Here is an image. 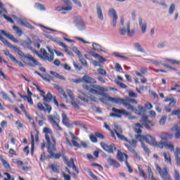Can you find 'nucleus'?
I'll list each match as a JSON object with an SVG mask.
<instances>
[{
    "mask_svg": "<svg viewBox=\"0 0 180 180\" xmlns=\"http://www.w3.org/2000/svg\"><path fill=\"white\" fill-rule=\"evenodd\" d=\"M32 44H33V41L29 37L27 38V40L22 41L21 43V46L24 47V49H28V50H32Z\"/></svg>",
    "mask_w": 180,
    "mask_h": 180,
    "instance_id": "obj_20",
    "label": "nucleus"
},
{
    "mask_svg": "<svg viewBox=\"0 0 180 180\" xmlns=\"http://www.w3.org/2000/svg\"><path fill=\"white\" fill-rule=\"evenodd\" d=\"M44 133H45V138L48 143V153L50 154L51 158L59 160L60 157L63 156V153H54L57 148H56V139L53 136V131L49 127H45Z\"/></svg>",
    "mask_w": 180,
    "mask_h": 180,
    "instance_id": "obj_1",
    "label": "nucleus"
},
{
    "mask_svg": "<svg viewBox=\"0 0 180 180\" xmlns=\"http://www.w3.org/2000/svg\"><path fill=\"white\" fill-rule=\"evenodd\" d=\"M165 63H169V64H176L180 65V61L175 60L174 59H165Z\"/></svg>",
    "mask_w": 180,
    "mask_h": 180,
    "instance_id": "obj_44",
    "label": "nucleus"
},
{
    "mask_svg": "<svg viewBox=\"0 0 180 180\" xmlns=\"http://www.w3.org/2000/svg\"><path fill=\"white\" fill-rule=\"evenodd\" d=\"M41 96L44 97V102H51V98H53V95L50 92H49L46 96L41 94Z\"/></svg>",
    "mask_w": 180,
    "mask_h": 180,
    "instance_id": "obj_36",
    "label": "nucleus"
},
{
    "mask_svg": "<svg viewBox=\"0 0 180 180\" xmlns=\"http://www.w3.org/2000/svg\"><path fill=\"white\" fill-rule=\"evenodd\" d=\"M49 168H51L52 169V171L53 172H55L56 174H58V172H60V169H58V166H57L56 165H51L49 166Z\"/></svg>",
    "mask_w": 180,
    "mask_h": 180,
    "instance_id": "obj_45",
    "label": "nucleus"
},
{
    "mask_svg": "<svg viewBox=\"0 0 180 180\" xmlns=\"http://www.w3.org/2000/svg\"><path fill=\"white\" fill-rule=\"evenodd\" d=\"M100 144L102 148L110 154H113L114 151H116V146H115V144L108 145L105 142H101Z\"/></svg>",
    "mask_w": 180,
    "mask_h": 180,
    "instance_id": "obj_14",
    "label": "nucleus"
},
{
    "mask_svg": "<svg viewBox=\"0 0 180 180\" xmlns=\"http://www.w3.org/2000/svg\"><path fill=\"white\" fill-rule=\"evenodd\" d=\"M26 58L29 61V63H27V65H29V67H36V65L41 66V64L38 62V60H36L34 58H33L32 55L27 54Z\"/></svg>",
    "mask_w": 180,
    "mask_h": 180,
    "instance_id": "obj_15",
    "label": "nucleus"
},
{
    "mask_svg": "<svg viewBox=\"0 0 180 180\" xmlns=\"http://www.w3.org/2000/svg\"><path fill=\"white\" fill-rule=\"evenodd\" d=\"M172 131H175L174 133V137L175 139H180V127H179L178 124H175L172 128Z\"/></svg>",
    "mask_w": 180,
    "mask_h": 180,
    "instance_id": "obj_29",
    "label": "nucleus"
},
{
    "mask_svg": "<svg viewBox=\"0 0 180 180\" xmlns=\"http://www.w3.org/2000/svg\"><path fill=\"white\" fill-rule=\"evenodd\" d=\"M60 47H63L65 50V51H68V46L65 45V44L61 42L60 41H56Z\"/></svg>",
    "mask_w": 180,
    "mask_h": 180,
    "instance_id": "obj_52",
    "label": "nucleus"
},
{
    "mask_svg": "<svg viewBox=\"0 0 180 180\" xmlns=\"http://www.w3.org/2000/svg\"><path fill=\"white\" fill-rule=\"evenodd\" d=\"M176 6L175 4H172L169 7V15H174V12H175Z\"/></svg>",
    "mask_w": 180,
    "mask_h": 180,
    "instance_id": "obj_43",
    "label": "nucleus"
},
{
    "mask_svg": "<svg viewBox=\"0 0 180 180\" xmlns=\"http://www.w3.org/2000/svg\"><path fill=\"white\" fill-rule=\"evenodd\" d=\"M46 49H48V51L50 53V56H49V54L47 53V51L44 49H41L40 52L44 56V60H47V61H49L51 63L53 60H54V51L50 47L47 46Z\"/></svg>",
    "mask_w": 180,
    "mask_h": 180,
    "instance_id": "obj_8",
    "label": "nucleus"
},
{
    "mask_svg": "<svg viewBox=\"0 0 180 180\" xmlns=\"http://www.w3.org/2000/svg\"><path fill=\"white\" fill-rule=\"evenodd\" d=\"M63 1L65 4L66 7L57 6L56 7L55 10L58 11V12L61 11H72V3H71L70 0H63Z\"/></svg>",
    "mask_w": 180,
    "mask_h": 180,
    "instance_id": "obj_16",
    "label": "nucleus"
},
{
    "mask_svg": "<svg viewBox=\"0 0 180 180\" xmlns=\"http://www.w3.org/2000/svg\"><path fill=\"white\" fill-rule=\"evenodd\" d=\"M122 28L120 29V34L121 36H124V34H127V36H133L134 34V30H130V21H127L124 22V18L121 17L120 19Z\"/></svg>",
    "mask_w": 180,
    "mask_h": 180,
    "instance_id": "obj_4",
    "label": "nucleus"
},
{
    "mask_svg": "<svg viewBox=\"0 0 180 180\" xmlns=\"http://www.w3.org/2000/svg\"><path fill=\"white\" fill-rule=\"evenodd\" d=\"M172 137H174V136L167 132H162L160 135V138L162 139V140H171Z\"/></svg>",
    "mask_w": 180,
    "mask_h": 180,
    "instance_id": "obj_33",
    "label": "nucleus"
},
{
    "mask_svg": "<svg viewBox=\"0 0 180 180\" xmlns=\"http://www.w3.org/2000/svg\"><path fill=\"white\" fill-rule=\"evenodd\" d=\"M0 40H1V41H2V43H4V44H6V46H8V47H11V46H12V44H11V43H9L8 41V40H6V39H5L1 34H0Z\"/></svg>",
    "mask_w": 180,
    "mask_h": 180,
    "instance_id": "obj_50",
    "label": "nucleus"
},
{
    "mask_svg": "<svg viewBox=\"0 0 180 180\" xmlns=\"http://www.w3.org/2000/svg\"><path fill=\"white\" fill-rule=\"evenodd\" d=\"M50 74L53 75V77H55V78H58V79H61L62 81H65V77L63 75H60V74L53 72V71H50Z\"/></svg>",
    "mask_w": 180,
    "mask_h": 180,
    "instance_id": "obj_35",
    "label": "nucleus"
},
{
    "mask_svg": "<svg viewBox=\"0 0 180 180\" xmlns=\"http://www.w3.org/2000/svg\"><path fill=\"white\" fill-rule=\"evenodd\" d=\"M174 156L176 158L177 165H180V148H176L174 152Z\"/></svg>",
    "mask_w": 180,
    "mask_h": 180,
    "instance_id": "obj_34",
    "label": "nucleus"
},
{
    "mask_svg": "<svg viewBox=\"0 0 180 180\" xmlns=\"http://www.w3.org/2000/svg\"><path fill=\"white\" fill-rule=\"evenodd\" d=\"M136 115H139L141 116V115H144L146 113V108H144L141 105H138L137 108H135V110L134 111Z\"/></svg>",
    "mask_w": 180,
    "mask_h": 180,
    "instance_id": "obj_31",
    "label": "nucleus"
},
{
    "mask_svg": "<svg viewBox=\"0 0 180 180\" xmlns=\"http://www.w3.org/2000/svg\"><path fill=\"white\" fill-rule=\"evenodd\" d=\"M129 143H124V146L127 147L128 150L135 155L136 158L137 160H140V155L136 153V150H134V148L137 147V140L132 139V141H129Z\"/></svg>",
    "mask_w": 180,
    "mask_h": 180,
    "instance_id": "obj_7",
    "label": "nucleus"
},
{
    "mask_svg": "<svg viewBox=\"0 0 180 180\" xmlns=\"http://www.w3.org/2000/svg\"><path fill=\"white\" fill-rule=\"evenodd\" d=\"M134 47L135 49H136L137 51L146 53V51L144 50V49H143V47H141V45L139 43H135Z\"/></svg>",
    "mask_w": 180,
    "mask_h": 180,
    "instance_id": "obj_39",
    "label": "nucleus"
},
{
    "mask_svg": "<svg viewBox=\"0 0 180 180\" xmlns=\"http://www.w3.org/2000/svg\"><path fill=\"white\" fill-rule=\"evenodd\" d=\"M124 99L126 100L127 102H129V103H134V105H137V101L134 98L127 97L126 98Z\"/></svg>",
    "mask_w": 180,
    "mask_h": 180,
    "instance_id": "obj_54",
    "label": "nucleus"
},
{
    "mask_svg": "<svg viewBox=\"0 0 180 180\" xmlns=\"http://www.w3.org/2000/svg\"><path fill=\"white\" fill-rule=\"evenodd\" d=\"M87 95H88V99L91 101V103H92V102H98V98L95 97L94 95H91V94H87Z\"/></svg>",
    "mask_w": 180,
    "mask_h": 180,
    "instance_id": "obj_55",
    "label": "nucleus"
},
{
    "mask_svg": "<svg viewBox=\"0 0 180 180\" xmlns=\"http://www.w3.org/2000/svg\"><path fill=\"white\" fill-rule=\"evenodd\" d=\"M31 153L33 154L34 153V136L33 134H31Z\"/></svg>",
    "mask_w": 180,
    "mask_h": 180,
    "instance_id": "obj_46",
    "label": "nucleus"
},
{
    "mask_svg": "<svg viewBox=\"0 0 180 180\" xmlns=\"http://www.w3.org/2000/svg\"><path fill=\"white\" fill-rule=\"evenodd\" d=\"M1 95L3 98V99H4V101H8V102H11L12 103V99H11V98L8 97V94H6V93H5L4 91H1Z\"/></svg>",
    "mask_w": 180,
    "mask_h": 180,
    "instance_id": "obj_41",
    "label": "nucleus"
},
{
    "mask_svg": "<svg viewBox=\"0 0 180 180\" xmlns=\"http://www.w3.org/2000/svg\"><path fill=\"white\" fill-rule=\"evenodd\" d=\"M176 105V99L172 98V101L169 103V108H174Z\"/></svg>",
    "mask_w": 180,
    "mask_h": 180,
    "instance_id": "obj_61",
    "label": "nucleus"
},
{
    "mask_svg": "<svg viewBox=\"0 0 180 180\" xmlns=\"http://www.w3.org/2000/svg\"><path fill=\"white\" fill-rule=\"evenodd\" d=\"M34 6L37 8V9H39L40 11H46V7H44V5L40 3H35Z\"/></svg>",
    "mask_w": 180,
    "mask_h": 180,
    "instance_id": "obj_47",
    "label": "nucleus"
},
{
    "mask_svg": "<svg viewBox=\"0 0 180 180\" xmlns=\"http://www.w3.org/2000/svg\"><path fill=\"white\" fill-rule=\"evenodd\" d=\"M139 27L141 28V33L144 34L147 32V22L143 21V18H139Z\"/></svg>",
    "mask_w": 180,
    "mask_h": 180,
    "instance_id": "obj_18",
    "label": "nucleus"
},
{
    "mask_svg": "<svg viewBox=\"0 0 180 180\" xmlns=\"http://www.w3.org/2000/svg\"><path fill=\"white\" fill-rule=\"evenodd\" d=\"M70 103H71L72 106H73V108L75 109H79V105H78V103H77V102H75V99L72 100Z\"/></svg>",
    "mask_w": 180,
    "mask_h": 180,
    "instance_id": "obj_62",
    "label": "nucleus"
},
{
    "mask_svg": "<svg viewBox=\"0 0 180 180\" xmlns=\"http://www.w3.org/2000/svg\"><path fill=\"white\" fill-rule=\"evenodd\" d=\"M74 23L77 29L80 31L85 30L86 28V27H85V22L81 16L75 17Z\"/></svg>",
    "mask_w": 180,
    "mask_h": 180,
    "instance_id": "obj_12",
    "label": "nucleus"
},
{
    "mask_svg": "<svg viewBox=\"0 0 180 180\" xmlns=\"http://www.w3.org/2000/svg\"><path fill=\"white\" fill-rule=\"evenodd\" d=\"M145 141L150 144V146H154V147H159L160 148H164L162 142H157L155 137L148 134L145 136Z\"/></svg>",
    "mask_w": 180,
    "mask_h": 180,
    "instance_id": "obj_6",
    "label": "nucleus"
},
{
    "mask_svg": "<svg viewBox=\"0 0 180 180\" xmlns=\"http://www.w3.org/2000/svg\"><path fill=\"white\" fill-rule=\"evenodd\" d=\"M174 180H180L179 172L178 170H174Z\"/></svg>",
    "mask_w": 180,
    "mask_h": 180,
    "instance_id": "obj_64",
    "label": "nucleus"
},
{
    "mask_svg": "<svg viewBox=\"0 0 180 180\" xmlns=\"http://www.w3.org/2000/svg\"><path fill=\"white\" fill-rule=\"evenodd\" d=\"M96 13L98 19H100V20H103L104 17L103 13L102 12V8L98 4L96 5Z\"/></svg>",
    "mask_w": 180,
    "mask_h": 180,
    "instance_id": "obj_30",
    "label": "nucleus"
},
{
    "mask_svg": "<svg viewBox=\"0 0 180 180\" xmlns=\"http://www.w3.org/2000/svg\"><path fill=\"white\" fill-rule=\"evenodd\" d=\"M108 15L112 19V25L113 27H116L117 25V19H119V17L117 16V12H116L115 8H111L108 11Z\"/></svg>",
    "mask_w": 180,
    "mask_h": 180,
    "instance_id": "obj_11",
    "label": "nucleus"
},
{
    "mask_svg": "<svg viewBox=\"0 0 180 180\" xmlns=\"http://www.w3.org/2000/svg\"><path fill=\"white\" fill-rule=\"evenodd\" d=\"M139 175L144 179H147V174L144 172V170L141 169V167H139Z\"/></svg>",
    "mask_w": 180,
    "mask_h": 180,
    "instance_id": "obj_51",
    "label": "nucleus"
},
{
    "mask_svg": "<svg viewBox=\"0 0 180 180\" xmlns=\"http://www.w3.org/2000/svg\"><path fill=\"white\" fill-rule=\"evenodd\" d=\"M18 22H19L22 26L25 27H27L28 29H34V27L31 25L29 22L22 18H18Z\"/></svg>",
    "mask_w": 180,
    "mask_h": 180,
    "instance_id": "obj_27",
    "label": "nucleus"
},
{
    "mask_svg": "<svg viewBox=\"0 0 180 180\" xmlns=\"http://www.w3.org/2000/svg\"><path fill=\"white\" fill-rule=\"evenodd\" d=\"M79 61H80L81 64H82V65H84V67L88 68V63L86 62V60H85V58H84L82 55H81V56H79Z\"/></svg>",
    "mask_w": 180,
    "mask_h": 180,
    "instance_id": "obj_49",
    "label": "nucleus"
},
{
    "mask_svg": "<svg viewBox=\"0 0 180 180\" xmlns=\"http://www.w3.org/2000/svg\"><path fill=\"white\" fill-rule=\"evenodd\" d=\"M114 130L115 131V134H117V137H118V139L120 140H122L124 141H127V143H129V140H127V138H126L124 136H123L122 133H123V129H122V127L117 124H115L114 125Z\"/></svg>",
    "mask_w": 180,
    "mask_h": 180,
    "instance_id": "obj_13",
    "label": "nucleus"
},
{
    "mask_svg": "<svg viewBox=\"0 0 180 180\" xmlns=\"http://www.w3.org/2000/svg\"><path fill=\"white\" fill-rule=\"evenodd\" d=\"M92 47L94 51H102V46L99 44L93 42Z\"/></svg>",
    "mask_w": 180,
    "mask_h": 180,
    "instance_id": "obj_38",
    "label": "nucleus"
},
{
    "mask_svg": "<svg viewBox=\"0 0 180 180\" xmlns=\"http://www.w3.org/2000/svg\"><path fill=\"white\" fill-rule=\"evenodd\" d=\"M180 85L178 84H174L173 87L171 88V91H177V92L180 93Z\"/></svg>",
    "mask_w": 180,
    "mask_h": 180,
    "instance_id": "obj_63",
    "label": "nucleus"
},
{
    "mask_svg": "<svg viewBox=\"0 0 180 180\" xmlns=\"http://www.w3.org/2000/svg\"><path fill=\"white\" fill-rule=\"evenodd\" d=\"M166 122H167V116H162L159 121V124L160 126H164Z\"/></svg>",
    "mask_w": 180,
    "mask_h": 180,
    "instance_id": "obj_56",
    "label": "nucleus"
},
{
    "mask_svg": "<svg viewBox=\"0 0 180 180\" xmlns=\"http://www.w3.org/2000/svg\"><path fill=\"white\" fill-rule=\"evenodd\" d=\"M4 34V36H6V37H8V39H9L11 41H13L14 43H18V39H16L13 35L7 33L6 31L0 30V34Z\"/></svg>",
    "mask_w": 180,
    "mask_h": 180,
    "instance_id": "obj_22",
    "label": "nucleus"
},
{
    "mask_svg": "<svg viewBox=\"0 0 180 180\" xmlns=\"http://www.w3.org/2000/svg\"><path fill=\"white\" fill-rule=\"evenodd\" d=\"M68 92V95L69 98H70L71 101H74L75 99V97L74 96V93L70 89H67L66 90Z\"/></svg>",
    "mask_w": 180,
    "mask_h": 180,
    "instance_id": "obj_57",
    "label": "nucleus"
},
{
    "mask_svg": "<svg viewBox=\"0 0 180 180\" xmlns=\"http://www.w3.org/2000/svg\"><path fill=\"white\" fill-rule=\"evenodd\" d=\"M163 146H165V148L167 150H169V151H175V146H174V143L172 142H166L163 143Z\"/></svg>",
    "mask_w": 180,
    "mask_h": 180,
    "instance_id": "obj_32",
    "label": "nucleus"
},
{
    "mask_svg": "<svg viewBox=\"0 0 180 180\" xmlns=\"http://www.w3.org/2000/svg\"><path fill=\"white\" fill-rule=\"evenodd\" d=\"M69 134L72 139L71 142L72 146H74V147H77V148H81V145L78 142H77L78 138L75 136V135H74V134H72V132H69Z\"/></svg>",
    "mask_w": 180,
    "mask_h": 180,
    "instance_id": "obj_21",
    "label": "nucleus"
},
{
    "mask_svg": "<svg viewBox=\"0 0 180 180\" xmlns=\"http://www.w3.org/2000/svg\"><path fill=\"white\" fill-rule=\"evenodd\" d=\"M112 112L110 113V117H117L118 119H122V115L124 116H130V112H127L125 109H117L116 108H112Z\"/></svg>",
    "mask_w": 180,
    "mask_h": 180,
    "instance_id": "obj_5",
    "label": "nucleus"
},
{
    "mask_svg": "<svg viewBox=\"0 0 180 180\" xmlns=\"http://www.w3.org/2000/svg\"><path fill=\"white\" fill-rule=\"evenodd\" d=\"M0 161H1L5 168H7V169H11V165L5 159H4V157H2V155H0Z\"/></svg>",
    "mask_w": 180,
    "mask_h": 180,
    "instance_id": "obj_37",
    "label": "nucleus"
},
{
    "mask_svg": "<svg viewBox=\"0 0 180 180\" xmlns=\"http://www.w3.org/2000/svg\"><path fill=\"white\" fill-rule=\"evenodd\" d=\"M107 99L112 103H117V105H123L124 108H126L127 110H132V112L136 110V108L131 105L129 101L124 100V98H113L110 97V96H107Z\"/></svg>",
    "mask_w": 180,
    "mask_h": 180,
    "instance_id": "obj_3",
    "label": "nucleus"
},
{
    "mask_svg": "<svg viewBox=\"0 0 180 180\" xmlns=\"http://www.w3.org/2000/svg\"><path fill=\"white\" fill-rule=\"evenodd\" d=\"M45 108L43 106V104L41 103H37V108L39 110H44L45 112H48V113H51V105L47 104V103H44Z\"/></svg>",
    "mask_w": 180,
    "mask_h": 180,
    "instance_id": "obj_17",
    "label": "nucleus"
},
{
    "mask_svg": "<svg viewBox=\"0 0 180 180\" xmlns=\"http://www.w3.org/2000/svg\"><path fill=\"white\" fill-rule=\"evenodd\" d=\"M72 51H74V53H75L78 56V57H81V56L82 55V53H81V51L78 50V48H77L76 46L72 47Z\"/></svg>",
    "mask_w": 180,
    "mask_h": 180,
    "instance_id": "obj_59",
    "label": "nucleus"
},
{
    "mask_svg": "<svg viewBox=\"0 0 180 180\" xmlns=\"http://www.w3.org/2000/svg\"><path fill=\"white\" fill-rule=\"evenodd\" d=\"M140 123H136L135 124L134 131L138 133V134H141L142 131L141 129L143 127H146L148 130H150L153 126H154V122L148 120V116L143 115L140 120Z\"/></svg>",
    "mask_w": 180,
    "mask_h": 180,
    "instance_id": "obj_2",
    "label": "nucleus"
},
{
    "mask_svg": "<svg viewBox=\"0 0 180 180\" xmlns=\"http://www.w3.org/2000/svg\"><path fill=\"white\" fill-rule=\"evenodd\" d=\"M3 51L4 55L6 56V57H8L11 61L15 60V56H13V55H12V53H11L9 51L5 50Z\"/></svg>",
    "mask_w": 180,
    "mask_h": 180,
    "instance_id": "obj_40",
    "label": "nucleus"
},
{
    "mask_svg": "<svg viewBox=\"0 0 180 180\" xmlns=\"http://www.w3.org/2000/svg\"><path fill=\"white\" fill-rule=\"evenodd\" d=\"M107 162L108 164H109V165L114 167V168H119L120 167V164L119 163V162L115 160L112 158H108L107 159Z\"/></svg>",
    "mask_w": 180,
    "mask_h": 180,
    "instance_id": "obj_24",
    "label": "nucleus"
},
{
    "mask_svg": "<svg viewBox=\"0 0 180 180\" xmlns=\"http://www.w3.org/2000/svg\"><path fill=\"white\" fill-rule=\"evenodd\" d=\"M66 164L69 168H72L73 165H75V163H74V159L72 158H71L70 161L68 160Z\"/></svg>",
    "mask_w": 180,
    "mask_h": 180,
    "instance_id": "obj_60",
    "label": "nucleus"
},
{
    "mask_svg": "<svg viewBox=\"0 0 180 180\" xmlns=\"http://www.w3.org/2000/svg\"><path fill=\"white\" fill-rule=\"evenodd\" d=\"M10 49L14 50V51L17 53L20 57H21V58H26V55L25 54V53H23V51H20L19 48L13 45H11Z\"/></svg>",
    "mask_w": 180,
    "mask_h": 180,
    "instance_id": "obj_25",
    "label": "nucleus"
},
{
    "mask_svg": "<svg viewBox=\"0 0 180 180\" xmlns=\"http://www.w3.org/2000/svg\"><path fill=\"white\" fill-rule=\"evenodd\" d=\"M13 29L15 30V33L18 34L19 37L22 36V29H20L19 27L16 25H13Z\"/></svg>",
    "mask_w": 180,
    "mask_h": 180,
    "instance_id": "obj_42",
    "label": "nucleus"
},
{
    "mask_svg": "<svg viewBox=\"0 0 180 180\" xmlns=\"http://www.w3.org/2000/svg\"><path fill=\"white\" fill-rule=\"evenodd\" d=\"M48 120H49L50 123L54 126H56L58 130H62L61 127H60L58 122H60V115H58L56 112H55L53 115H49L48 117Z\"/></svg>",
    "mask_w": 180,
    "mask_h": 180,
    "instance_id": "obj_10",
    "label": "nucleus"
},
{
    "mask_svg": "<svg viewBox=\"0 0 180 180\" xmlns=\"http://www.w3.org/2000/svg\"><path fill=\"white\" fill-rule=\"evenodd\" d=\"M117 158L118 161H120V162H126L127 161V158H129V156L126 155V153H122L120 150H117Z\"/></svg>",
    "mask_w": 180,
    "mask_h": 180,
    "instance_id": "obj_19",
    "label": "nucleus"
},
{
    "mask_svg": "<svg viewBox=\"0 0 180 180\" xmlns=\"http://www.w3.org/2000/svg\"><path fill=\"white\" fill-rule=\"evenodd\" d=\"M156 169L163 180H171V176L168 174V170H167L166 167L161 169L158 165H156Z\"/></svg>",
    "mask_w": 180,
    "mask_h": 180,
    "instance_id": "obj_9",
    "label": "nucleus"
},
{
    "mask_svg": "<svg viewBox=\"0 0 180 180\" xmlns=\"http://www.w3.org/2000/svg\"><path fill=\"white\" fill-rule=\"evenodd\" d=\"M83 82L85 84H96V80L92 78L91 76L85 75L83 77Z\"/></svg>",
    "mask_w": 180,
    "mask_h": 180,
    "instance_id": "obj_23",
    "label": "nucleus"
},
{
    "mask_svg": "<svg viewBox=\"0 0 180 180\" xmlns=\"http://www.w3.org/2000/svg\"><path fill=\"white\" fill-rule=\"evenodd\" d=\"M91 56L93 57H95V58H98L99 60H101V61H105V58L102 56H101L98 53H92Z\"/></svg>",
    "mask_w": 180,
    "mask_h": 180,
    "instance_id": "obj_58",
    "label": "nucleus"
},
{
    "mask_svg": "<svg viewBox=\"0 0 180 180\" xmlns=\"http://www.w3.org/2000/svg\"><path fill=\"white\" fill-rule=\"evenodd\" d=\"M163 156L165 157V162H169V164H171V156H169V153H164Z\"/></svg>",
    "mask_w": 180,
    "mask_h": 180,
    "instance_id": "obj_48",
    "label": "nucleus"
},
{
    "mask_svg": "<svg viewBox=\"0 0 180 180\" xmlns=\"http://www.w3.org/2000/svg\"><path fill=\"white\" fill-rule=\"evenodd\" d=\"M62 123H63L66 127H71V125L70 124V120L68 119L67 114L64 112L62 113Z\"/></svg>",
    "mask_w": 180,
    "mask_h": 180,
    "instance_id": "obj_28",
    "label": "nucleus"
},
{
    "mask_svg": "<svg viewBox=\"0 0 180 180\" xmlns=\"http://www.w3.org/2000/svg\"><path fill=\"white\" fill-rule=\"evenodd\" d=\"M91 86H92V88H94L96 91H101L102 92H105V88H103V87H102L99 85L94 84V85H92Z\"/></svg>",
    "mask_w": 180,
    "mask_h": 180,
    "instance_id": "obj_53",
    "label": "nucleus"
},
{
    "mask_svg": "<svg viewBox=\"0 0 180 180\" xmlns=\"http://www.w3.org/2000/svg\"><path fill=\"white\" fill-rule=\"evenodd\" d=\"M78 98L79 99L82 100V102H84L85 103H88L89 105H92V103H91V100L88 98V94L82 93V95H79Z\"/></svg>",
    "mask_w": 180,
    "mask_h": 180,
    "instance_id": "obj_26",
    "label": "nucleus"
}]
</instances>
